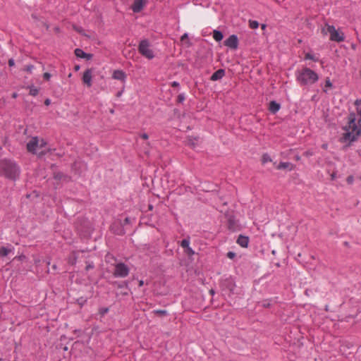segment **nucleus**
I'll return each mask as SVG.
<instances>
[{
	"label": "nucleus",
	"mask_w": 361,
	"mask_h": 361,
	"mask_svg": "<svg viewBox=\"0 0 361 361\" xmlns=\"http://www.w3.org/2000/svg\"><path fill=\"white\" fill-rule=\"evenodd\" d=\"M324 35L330 34V40L336 42H342L345 40V35L340 30L336 29L335 26L326 24L322 30Z\"/></svg>",
	"instance_id": "5"
},
{
	"label": "nucleus",
	"mask_w": 361,
	"mask_h": 361,
	"mask_svg": "<svg viewBox=\"0 0 361 361\" xmlns=\"http://www.w3.org/2000/svg\"><path fill=\"white\" fill-rule=\"evenodd\" d=\"M140 137H142L144 140H147L149 136L147 133H142L140 135Z\"/></svg>",
	"instance_id": "33"
},
{
	"label": "nucleus",
	"mask_w": 361,
	"mask_h": 361,
	"mask_svg": "<svg viewBox=\"0 0 361 361\" xmlns=\"http://www.w3.org/2000/svg\"><path fill=\"white\" fill-rule=\"evenodd\" d=\"M237 243L242 247H247L249 238L247 236L240 235L237 239Z\"/></svg>",
	"instance_id": "12"
},
{
	"label": "nucleus",
	"mask_w": 361,
	"mask_h": 361,
	"mask_svg": "<svg viewBox=\"0 0 361 361\" xmlns=\"http://www.w3.org/2000/svg\"><path fill=\"white\" fill-rule=\"evenodd\" d=\"M225 75V71L223 69H219L218 71H215L212 75L211 76L212 80H218L219 79H221Z\"/></svg>",
	"instance_id": "13"
},
{
	"label": "nucleus",
	"mask_w": 361,
	"mask_h": 361,
	"mask_svg": "<svg viewBox=\"0 0 361 361\" xmlns=\"http://www.w3.org/2000/svg\"><path fill=\"white\" fill-rule=\"evenodd\" d=\"M178 85H179V84H178V82L174 81V82H173V83H172V86H173V87H177V86H178Z\"/></svg>",
	"instance_id": "38"
},
{
	"label": "nucleus",
	"mask_w": 361,
	"mask_h": 361,
	"mask_svg": "<svg viewBox=\"0 0 361 361\" xmlns=\"http://www.w3.org/2000/svg\"><path fill=\"white\" fill-rule=\"evenodd\" d=\"M25 258V256L23 255L18 256V257H16V259H18V260H23Z\"/></svg>",
	"instance_id": "36"
},
{
	"label": "nucleus",
	"mask_w": 361,
	"mask_h": 361,
	"mask_svg": "<svg viewBox=\"0 0 361 361\" xmlns=\"http://www.w3.org/2000/svg\"><path fill=\"white\" fill-rule=\"evenodd\" d=\"M82 81L87 86H92V69H87L82 75Z\"/></svg>",
	"instance_id": "9"
},
{
	"label": "nucleus",
	"mask_w": 361,
	"mask_h": 361,
	"mask_svg": "<svg viewBox=\"0 0 361 361\" xmlns=\"http://www.w3.org/2000/svg\"><path fill=\"white\" fill-rule=\"evenodd\" d=\"M296 80L300 85H311L319 80L316 72L309 68H303L295 73Z\"/></svg>",
	"instance_id": "4"
},
{
	"label": "nucleus",
	"mask_w": 361,
	"mask_h": 361,
	"mask_svg": "<svg viewBox=\"0 0 361 361\" xmlns=\"http://www.w3.org/2000/svg\"><path fill=\"white\" fill-rule=\"evenodd\" d=\"M14 250L13 247H1L0 248V256L1 257H6L7 256L9 253H11V252H13Z\"/></svg>",
	"instance_id": "16"
},
{
	"label": "nucleus",
	"mask_w": 361,
	"mask_h": 361,
	"mask_svg": "<svg viewBox=\"0 0 361 361\" xmlns=\"http://www.w3.org/2000/svg\"><path fill=\"white\" fill-rule=\"evenodd\" d=\"M27 149L29 152L36 154L39 157L50 151L47 142L43 139H39L37 137H33L27 142Z\"/></svg>",
	"instance_id": "3"
},
{
	"label": "nucleus",
	"mask_w": 361,
	"mask_h": 361,
	"mask_svg": "<svg viewBox=\"0 0 361 361\" xmlns=\"http://www.w3.org/2000/svg\"><path fill=\"white\" fill-rule=\"evenodd\" d=\"M355 106L356 111L349 114L347 123L343 128L344 133L341 140L343 142H355L361 135V99L355 100Z\"/></svg>",
	"instance_id": "1"
},
{
	"label": "nucleus",
	"mask_w": 361,
	"mask_h": 361,
	"mask_svg": "<svg viewBox=\"0 0 361 361\" xmlns=\"http://www.w3.org/2000/svg\"><path fill=\"white\" fill-rule=\"evenodd\" d=\"M13 98H16V97H17V94H16V93H14V94H13Z\"/></svg>",
	"instance_id": "43"
},
{
	"label": "nucleus",
	"mask_w": 361,
	"mask_h": 361,
	"mask_svg": "<svg viewBox=\"0 0 361 361\" xmlns=\"http://www.w3.org/2000/svg\"><path fill=\"white\" fill-rule=\"evenodd\" d=\"M92 54L86 53V56L84 59H86L87 60H90V59H92Z\"/></svg>",
	"instance_id": "35"
},
{
	"label": "nucleus",
	"mask_w": 361,
	"mask_h": 361,
	"mask_svg": "<svg viewBox=\"0 0 361 361\" xmlns=\"http://www.w3.org/2000/svg\"><path fill=\"white\" fill-rule=\"evenodd\" d=\"M130 272V269L124 263H118L115 265L114 276L118 278L126 277Z\"/></svg>",
	"instance_id": "7"
},
{
	"label": "nucleus",
	"mask_w": 361,
	"mask_h": 361,
	"mask_svg": "<svg viewBox=\"0 0 361 361\" xmlns=\"http://www.w3.org/2000/svg\"><path fill=\"white\" fill-rule=\"evenodd\" d=\"M331 178H332V179H334V178H335V175H334V174H333V175L331 176Z\"/></svg>",
	"instance_id": "47"
},
{
	"label": "nucleus",
	"mask_w": 361,
	"mask_h": 361,
	"mask_svg": "<svg viewBox=\"0 0 361 361\" xmlns=\"http://www.w3.org/2000/svg\"><path fill=\"white\" fill-rule=\"evenodd\" d=\"M75 54L77 57L83 59L86 56V53L81 49H76L75 50Z\"/></svg>",
	"instance_id": "18"
},
{
	"label": "nucleus",
	"mask_w": 361,
	"mask_h": 361,
	"mask_svg": "<svg viewBox=\"0 0 361 361\" xmlns=\"http://www.w3.org/2000/svg\"><path fill=\"white\" fill-rule=\"evenodd\" d=\"M332 86H333V85H332V83H331V82L330 79H329V78H328V79H326V82H325V87H328V88H331V87H332Z\"/></svg>",
	"instance_id": "27"
},
{
	"label": "nucleus",
	"mask_w": 361,
	"mask_h": 361,
	"mask_svg": "<svg viewBox=\"0 0 361 361\" xmlns=\"http://www.w3.org/2000/svg\"><path fill=\"white\" fill-rule=\"evenodd\" d=\"M213 38L216 42H220V41H221L223 39L224 35H223V34H222V32L221 31L214 30L213 31Z\"/></svg>",
	"instance_id": "17"
},
{
	"label": "nucleus",
	"mask_w": 361,
	"mask_h": 361,
	"mask_svg": "<svg viewBox=\"0 0 361 361\" xmlns=\"http://www.w3.org/2000/svg\"><path fill=\"white\" fill-rule=\"evenodd\" d=\"M34 69L33 65H27L25 67V71L27 73H32V70Z\"/></svg>",
	"instance_id": "26"
},
{
	"label": "nucleus",
	"mask_w": 361,
	"mask_h": 361,
	"mask_svg": "<svg viewBox=\"0 0 361 361\" xmlns=\"http://www.w3.org/2000/svg\"><path fill=\"white\" fill-rule=\"evenodd\" d=\"M185 252L188 256H192L195 255V251L190 246L185 250Z\"/></svg>",
	"instance_id": "24"
},
{
	"label": "nucleus",
	"mask_w": 361,
	"mask_h": 361,
	"mask_svg": "<svg viewBox=\"0 0 361 361\" xmlns=\"http://www.w3.org/2000/svg\"><path fill=\"white\" fill-rule=\"evenodd\" d=\"M281 105L275 101H271L269 103V109L273 114H276L277 111H279Z\"/></svg>",
	"instance_id": "14"
},
{
	"label": "nucleus",
	"mask_w": 361,
	"mask_h": 361,
	"mask_svg": "<svg viewBox=\"0 0 361 361\" xmlns=\"http://www.w3.org/2000/svg\"><path fill=\"white\" fill-rule=\"evenodd\" d=\"M19 174V167L13 161L6 159L0 160V176L16 180Z\"/></svg>",
	"instance_id": "2"
},
{
	"label": "nucleus",
	"mask_w": 361,
	"mask_h": 361,
	"mask_svg": "<svg viewBox=\"0 0 361 361\" xmlns=\"http://www.w3.org/2000/svg\"><path fill=\"white\" fill-rule=\"evenodd\" d=\"M44 104L47 105V106H49L50 104H51V100L49 99H47L45 101H44Z\"/></svg>",
	"instance_id": "37"
},
{
	"label": "nucleus",
	"mask_w": 361,
	"mask_h": 361,
	"mask_svg": "<svg viewBox=\"0 0 361 361\" xmlns=\"http://www.w3.org/2000/svg\"><path fill=\"white\" fill-rule=\"evenodd\" d=\"M346 181L348 184H353L354 181V178L353 176H350L347 178Z\"/></svg>",
	"instance_id": "28"
},
{
	"label": "nucleus",
	"mask_w": 361,
	"mask_h": 361,
	"mask_svg": "<svg viewBox=\"0 0 361 361\" xmlns=\"http://www.w3.org/2000/svg\"><path fill=\"white\" fill-rule=\"evenodd\" d=\"M14 65H15V61H14V60H13V59H9V60H8V66H9L10 67H12V66H13Z\"/></svg>",
	"instance_id": "32"
},
{
	"label": "nucleus",
	"mask_w": 361,
	"mask_h": 361,
	"mask_svg": "<svg viewBox=\"0 0 361 361\" xmlns=\"http://www.w3.org/2000/svg\"><path fill=\"white\" fill-rule=\"evenodd\" d=\"M263 306L265 307H269V302H264L263 303Z\"/></svg>",
	"instance_id": "39"
},
{
	"label": "nucleus",
	"mask_w": 361,
	"mask_h": 361,
	"mask_svg": "<svg viewBox=\"0 0 361 361\" xmlns=\"http://www.w3.org/2000/svg\"><path fill=\"white\" fill-rule=\"evenodd\" d=\"M295 159H296V160H299V159H300V157H299V156H296V157H295Z\"/></svg>",
	"instance_id": "44"
},
{
	"label": "nucleus",
	"mask_w": 361,
	"mask_h": 361,
	"mask_svg": "<svg viewBox=\"0 0 361 361\" xmlns=\"http://www.w3.org/2000/svg\"><path fill=\"white\" fill-rule=\"evenodd\" d=\"M271 161L272 160L269 154H263L262 159V164H264L267 162H271Z\"/></svg>",
	"instance_id": "21"
},
{
	"label": "nucleus",
	"mask_w": 361,
	"mask_h": 361,
	"mask_svg": "<svg viewBox=\"0 0 361 361\" xmlns=\"http://www.w3.org/2000/svg\"><path fill=\"white\" fill-rule=\"evenodd\" d=\"M139 53L148 59H152L154 57L153 50L151 49L150 44L148 40H141L138 46Z\"/></svg>",
	"instance_id": "6"
},
{
	"label": "nucleus",
	"mask_w": 361,
	"mask_h": 361,
	"mask_svg": "<svg viewBox=\"0 0 361 361\" xmlns=\"http://www.w3.org/2000/svg\"><path fill=\"white\" fill-rule=\"evenodd\" d=\"M108 311H109V309H108V308H103V309H101V310H100V313H101L102 314H104L107 313V312H108Z\"/></svg>",
	"instance_id": "34"
},
{
	"label": "nucleus",
	"mask_w": 361,
	"mask_h": 361,
	"mask_svg": "<svg viewBox=\"0 0 361 361\" xmlns=\"http://www.w3.org/2000/svg\"><path fill=\"white\" fill-rule=\"evenodd\" d=\"M249 25L252 29H257L259 27V23L257 20H250Z\"/></svg>",
	"instance_id": "23"
},
{
	"label": "nucleus",
	"mask_w": 361,
	"mask_h": 361,
	"mask_svg": "<svg viewBox=\"0 0 361 361\" xmlns=\"http://www.w3.org/2000/svg\"><path fill=\"white\" fill-rule=\"evenodd\" d=\"M29 89H30V94L32 96H36L39 92V90L33 85L30 86Z\"/></svg>",
	"instance_id": "19"
},
{
	"label": "nucleus",
	"mask_w": 361,
	"mask_h": 361,
	"mask_svg": "<svg viewBox=\"0 0 361 361\" xmlns=\"http://www.w3.org/2000/svg\"><path fill=\"white\" fill-rule=\"evenodd\" d=\"M190 243L189 238L183 239L180 243V246L185 250L190 246Z\"/></svg>",
	"instance_id": "20"
},
{
	"label": "nucleus",
	"mask_w": 361,
	"mask_h": 361,
	"mask_svg": "<svg viewBox=\"0 0 361 361\" xmlns=\"http://www.w3.org/2000/svg\"><path fill=\"white\" fill-rule=\"evenodd\" d=\"M190 145H191L192 147H194V146H195L194 142H191V143H190Z\"/></svg>",
	"instance_id": "46"
},
{
	"label": "nucleus",
	"mask_w": 361,
	"mask_h": 361,
	"mask_svg": "<svg viewBox=\"0 0 361 361\" xmlns=\"http://www.w3.org/2000/svg\"><path fill=\"white\" fill-rule=\"evenodd\" d=\"M43 77L45 80H49L51 78V74L49 73H44Z\"/></svg>",
	"instance_id": "30"
},
{
	"label": "nucleus",
	"mask_w": 361,
	"mask_h": 361,
	"mask_svg": "<svg viewBox=\"0 0 361 361\" xmlns=\"http://www.w3.org/2000/svg\"><path fill=\"white\" fill-rule=\"evenodd\" d=\"M305 59L312 60L314 61H318V60H319V59L317 57H315L314 55H312L310 53L305 54Z\"/></svg>",
	"instance_id": "22"
},
{
	"label": "nucleus",
	"mask_w": 361,
	"mask_h": 361,
	"mask_svg": "<svg viewBox=\"0 0 361 361\" xmlns=\"http://www.w3.org/2000/svg\"><path fill=\"white\" fill-rule=\"evenodd\" d=\"M178 99H179L180 101H183L184 99V97L180 96V95H179L178 96Z\"/></svg>",
	"instance_id": "42"
},
{
	"label": "nucleus",
	"mask_w": 361,
	"mask_h": 361,
	"mask_svg": "<svg viewBox=\"0 0 361 361\" xmlns=\"http://www.w3.org/2000/svg\"><path fill=\"white\" fill-rule=\"evenodd\" d=\"M266 27H267V25H266L265 24H262V25H261V28H262V30H265V29H266Z\"/></svg>",
	"instance_id": "40"
},
{
	"label": "nucleus",
	"mask_w": 361,
	"mask_h": 361,
	"mask_svg": "<svg viewBox=\"0 0 361 361\" xmlns=\"http://www.w3.org/2000/svg\"><path fill=\"white\" fill-rule=\"evenodd\" d=\"M224 45L231 49H236L238 47V39L235 35H230L225 41Z\"/></svg>",
	"instance_id": "8"
},
{
	"label": "nucleus",
	"mask_w": 361,
	"mask_h": 361,
	"mask_svg": "<svg viewBox=\"0 0 361 361\" xmlns=\"http://www.w3.org/2000/svg\"><path fill=\"white\" fill-rule=\"evenodd\" d=\"M154 313L156 314H159V315H166L167 311L165 310H154Z\"/></svg>",
	"instance_id": "25"
},
{
	"label": "nucleus",
	"mask_w": 361,
	"mask_h": 361,
	"mask_svg": "<svg viewBox=\"0 0 361 361\" xmlns=\"http://www.w3.org/2000/svg\"><path fill=\"white\" fill-rule=\"evenodd\" d=\"M188 34H187V33H184V34L181 36V37H180V40H181L182 42H184L185 39H188Z\"/></svg>",
	"instance_id": "31"
},
{
	"label": "nucleus",
	"mask_w": 361,
	"mask_h": 361,
	"mask_svg": "<svg viewBox=\"0 0 361 361\" xmlns=\"http://www.w3.org/2000/svg\"><path fill=\"white\" fill-rule=\"evenodd\" d=\"M143 284H144V281H142V280H140V281H139V286H140V287H141V286H143Z\"/></svg>",
	"instance_id": "41"
},
{
	"label": "nucleus",
	"mask_w": 361,
	"mask_h": 361,
	"mask_svg": "<svg viewBox=\"0 0 361 361\" xmlns=\"http://www.w3.org/2000/svg\"><path fill=\"white\" fill-rule=\"evenodd\" d=\"M227 257L229 258V259H233L235 257V253L233 252H228L227 253Z\"/></svg>",
	"instance_id": "29"
},
{
	"label": "nucleus",
	"mask_w": 361,
	"mask_h": 361,
	"mask_svg": "<svg viewBox=\"0 0 361 361\" xmlns=\"http://www.w3.org/2000/svg\"><path fill=\"white\" fill-rule=\"evenodd\" d=\"M276 169L279 170L288 169L289 171H292L294 169V166L289 162H280L276 166Z\"/></svg>",
	"instance_id": "15"
},
{
	"label": "nucleus",
	"mask_w": 361,
	"mask_h": 361,
	"mask_svg": "<svg viewBox=\"0 0 361 361\" xmlns=\"http://www.w3.org/2000/svg\"><path fill=\"white\" fill-rule=\"evenodd\" d=\"M145 3L146 1L145 0H134L131 5V9L134 13H139L144 8Z\"/></svg>",
	"instance_id": "10"
},
{
	"label": "nucleus",
	"mask_w": 361,
	"mask_h": 361,
	"mask_svg": "<svg viewBox=\"0 0 361 361\" xmlns=\"http://www.w3.org/2000/svg\"><path fill=\"white\" fill-rule=\"evenodd\" d=\"M210 292H211V293H212V295H214V291L213 290H210Z\"/></svg>",
	"instance_id": "45"
},
{
	"label": "nucleus",
	"mask_w": 361,
	"mask_h": 361,
	"mask_svg": "<svg viewBox=\"0 0 361 361\" xmlns=\"http://www.w3.org/2000/svg\"><path fill=\"white\" fill-rule=\"evenodd\" d=\"M112 78L115 80H118L122 82H125L126 80V75L121 70H116L113 73Z\"/></svg>",
	"instance_id": "11"
}]
</instances>
